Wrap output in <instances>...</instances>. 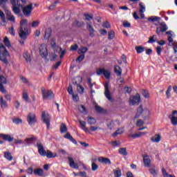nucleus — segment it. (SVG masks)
Returning <instances> with one entry per match:
<instances>
[{
	"mask_svg": "<svg viewBox=\"0 0 177 177\" xmlns=\"http://www.w3.org/2000/svg\"><path fill=\"white\" fill-rule=\"evenodd\" d=\"M57 41V37H53L50 40V44L52 49L54 50V54L51 56L53 60L57 59L59 57V59H62L63 56L66 55V50H63L62 47L57 46L56 41Z\"/></svg>",
	"mask_w": 177,
	"mask_h": 177,
	"instance_id": "obj_1",
	"label": "nucleus"
},
{
	"mask_svg": "<svg viewBox=\"0 0 177 177\" xmlns=\"http://www.w3.org/2000/svg\"><path fill=\"white\" fill-rule=\"evenodd\" d=\"M151 112L149 109L143 106H140L137 109V113L135 115V118H144V120H147L150 117Z\"/></svg>",
	"mask_w": 177,
	"mask_h": 177,
	"instance_id": "obj_2",
	"label": "nucleus"
},
{
	"mask_svg": "<svg viewBox=\"0 0 177 177\" xmlns=\"http://www.w3.org/2000/svg\"><path fill=\"white\" fill-rule=\"evenodd\" d=\"M27 19H21L20 21L19 35L21 39H26L27 35H28V28H27Z\"/></svg>",
	"mask_w": 177,
	"mask_h": 177,
	"instance_id": "obj_3",
	"label": "nucleus"
},
{
	"mask_svg": "<svg viewBox=\"0 0 177 177\" xmlns=\"http://www.w3.org/2000/svg\"><path fill=\"white\" fill-rule=\"evenodd\" d=\"M41 93L44 100H52V99L55 97L53 92H52L50 90H46L45 88H42Z\"/></svg>",
	"mask_w": 177,
	"mask_h": 177,
	"instance_id": "obj_4",
	"label": "nucleus"
},
{
	"mask_svg": "<svg viewBox=\"0 0 177 177\" xmlns=\"http://www.w3.org/2000/svg\"><path fill=\"white\" fill-rule=\"evenodd\" d=\"M96 73L98 75H102V74H103L106 80H110V75H111V71H110V70H106L104 68H100L97 69Z\"/></svg>",
	"mask_w": 177,
	"mask_h": 177,
	"instance_id": "obj_5",
	"label": "nucleus"
},
{
	"mask_svg": "<svg viewBox=\"0 0 177 177\" xmlns=\"http://www.w3.org/2000/svg\"><path fill=\"white\" fill-rule=\"evenodd\" d=\"M138 103H140V95L139 93L129 97V104L130 106H135V104Z\"/></svg>",
	"mask_w": 177,
	"mask_h": 177,
	"instance_id": "obj_6",
	"label": "nucleus"
},
{
	"mask_svg": "<svg viewBox=\"0 0 177 177\" xmlns=\"http://www.w3.org/2000/svg\"><path fill=\"white\" fill-rule=\"evenodd\" d=\"M41 118L44 124H46L47 128L49 129V127H50V115H49V113L43 111L41 113Z\"/></svg>",
	"mask_w": 177,
	"mask_h": 177,
	"instance_id": "obj_7",
	"label": "nucleus"
},
{
	"mask_svg": "<svg viewBox=\"0 0 177 177\" xmlns=\"http://www.w3.org/2000/svg\"><path fill=\"white\" fill-rule=\"evenodd\" d=\"M27 121L30 127L35 125V123L37 122V117L35 116V114L29 113L27 116Z\"/></svg>",
	"mask_w": 177,
	"mask_h": 177,
	"instance_id": "obj_8",
	"label": "nucleus"
},
{
	"mask_svg": "<svg viewBox=\"0 0 177 177\" xmlns=\"http://www.w3.org/2000/svg\"><path fill=\"white\" fill-rule=\"evenodd\" d=\"M167 30H168V26L165 24V22H162L159 24V27L156 28V34L160 35L161 32H165Z\"/></svg>",
	"mask_w": 177,
	"mask_h": 177,
	"instance_id": "obj_9",
	"label": "nucleus"
},
{
	"mask_svg": "<svg viewBox=\"0 0 177 177\" xmlns=\"http://www.w3.org/2000/svg\"><path fill=\"white\" fill-rule=\"evenodd\" d=\"M31 12H32V4L30 3L28 6L24 7L23 13L26 17L31 16Z\"/></svg>",
	"mask_w": 177,
	"mask_h": 177,
	"instance_id": "obj_10",
	"label": "nucleus"
},
{
	"mask_svg": "<svg viewBox=\"0 0 177 177\" xmlns=\"http://www.w3.org/2000/svg\"><path fill=\"white\" fill-rule=\"evenodd\" d=\"M37 147L38 149L39 154H40V156H46V151H45V149H44V145H42V142H41V141H37Z\"/></svg>",
	"mask_w": 177,
	"mask_h": 177,
	"instance_id": "obj_11",
	"label": "nucleus"
},
{
	"mask_svg": "<svg viewBox=\"0 0 177 177\" xmlns=\"http://www.w3.org/2000/svg\"><path fill=\"white\" fill-rule=\"evenodd\" d=\"M39 52L41 57H45L48 55V49L45 44H42L39 47Z\"/></svg>",
	"mask_w": 177,
	"mask_h": 177,
	"instance_id": "obj_12",
	"label": "nucleus"
},
{
	"mask_svg": "<svg viewBox=\"0 0 177 177\" xmlns=\"http://www.w3.org/2000/svg\"><path fill=\"white\" fill-rule=\"evenodd\" d=\"M166 35L168 36L167 41H169V45H172V41H174L172 37H175V33L171 30H169L166 32Z\"/></svg>",
	"mask_w": 177,
	"mask_h": 177,
	"instance_id": "obj_13",
	"label": "nucleus"
},
{
	"mask_svg": "<svg viewBox=\"0 0 177 177\" xmlns=\"http://www.w3.org/2000/svg\"><path fill=\"white\" fill-rule=\"evenodd\" d=\"M68 160L69 161V165L71 168H74L75 169H78V168H80V166H78V164L75 163L73 158L68 157Z\"/></svg>",
	"mask_w": 177,
	"mask_h": 177,
	"instance_id": "obj_14",
	"label": "nucleus"
},
{
	"mask_svg": "<svg viewBox=\"0 0 177 177\" xmlns=\"http://www.w3.org/2000/svg\"><path fill=\"white\" fill-rule=\"evenodd\" d=\"M0 138H1V139H3V140H7V142H13V140H15V138L9 134L1 133Z\"/></svg>",
	"mask_w": 177,
	"mask_h": 177,
	"instance_id": "obj_15",
	"label": "nucleus"
},
{
	"mask_svg": "<svg viewBox=\"0 0 177 177\" xmlns=\"http://www.w3.org/2000/svg\"><path fill=\"white\" fill-rule=\"evenodd\" d=\"M6 15H7V19H8L9 21L15 23L16 19L15 18V15H12V12H10L9 10H6Z\"/></svg>",
	"mask_w": 177,
	"mask_h": 177,
	"instance_id": "obj_16",
	"label": "nucleus"
},
{
	"mask_svg": "<svg viewBox=\"0 0 177 177\" xmlns=\"http://www.w3.org/2000/svg\"><path fill=\"white\" fill-rule=\"evenodd\" d=\"M104 86H105L104 95H105L106 99H108V100H112L111 95L110 93V90L109 89V84L106 83L104 84Z\"/></svg>",
	"mask_w": 177,
	"mask_h": 177,
	"instance_id": "obj_17",
	"label": "nucleus"
},
{
	"mask_svg": "<svg viewBox=\"0 0 177 177\" xmlns=\"http://www.w3.org/2000/svg\"><path fill=\"white\" fill-rule=\"evenodd\" d=\"M171 121L172 125H177V111H174L171 114Z\"/></svg>",
	"mask_w": 177,
	"mask_h": 177,
	"instance_id": "obj_18",
	"label": "nucleus"
},
{
	"mask_svg": "<svg viewBox=\"0 0 177 177\" xmlns=\"http://www.w3.org/2000/svg\"><path fill=\"white\" fill-rule=\"evenodd\" d=\"M79 122L80 124V128L82 129V131H84V132H88L90 133L89 129L86 127V122L79 120Z\"/></svg>",
	"mask_w": 177,
	"mask_h": 177,
	"instance_id": "obj_19",
	"label": "nucleus"
},
{
	"mask_svg": "<svg viewBox=\"0 0 177 177\" xmlns=\"http://www.w3.org/2000/svg\"><path fill=\"white\" fill-rule=\"evenodd\" d=\"M98 161L99 162H102V164H108L109 165L111 164V161L107 158L100 157L98 158Z\"/></svg>",
	"mask_w": 177,
	"mask_h": 177,
	"instance_id": "obj_20",
	"label": "nucleus"
},
{
	"mask_svg": "<svg viewBox=\"0 0 177 177\" xmlns=\"http://www.w3.org/2000/svg\"><path fill=\"white\" fill-rule=\"evenodd\" d=\"M20 8H22L21 5H19V6L17 5V6H12V11L15 15H20V12H21V10L20 9Z\"/></svg>",
	"mask_w": 177,
	"mask_h": 177,
	"instance_id": "obj_21",
	"label": "nucleus"
},
{
	"mask_svg": "<svg viewBox=\"0 0 177 177\" xmlns=\"http://www.w3.org/2000/svg\"><path fill=\"white\" fill-rule=\"evenodd\" d=\"M143 161L145 167H150L151 160H150V157H149V156H144Z\"/></svg>",
	"mask_w": 177,
	"mask_h": 177,
	"instance_id": "obj_22",
	"label": "nucleus"
},
{
	"mask_svg": "<svg viewBox=\"0 0 177 177\" xmlns=\"http://www.w3.org/2000/svg\"><path fill=\"white\" fill-rule=\"evenodd\" d=\"M151 140L155 143H158L161 140V136L160 134H156L151 138Z\"/></svg>",
	"mask_w": 177,
	"mask_h": 177,
	"instance_id": "obj_23",
	"label": "nucleus"
},
{
	"mask_svg": "<svg viewBox=\"0 0 177 177\" xmlns=\"http://www.w3.org/2000/svg\"><path fill=\"white\" fill-rule=\"evenodd\" d=\"M117 125H118V121L117 120H111L109 123L107 124V127L109 129H113V128H114V127H117Z\"/></svg>",
	"mask_w": 177,
	"mask_h": 177,
	"instance_id": "obj_24",
	"label": "nucleus"
},
{
	"mask_svg": "<svg viewBox=\"0 0 177 177\" xmlns=\"http://www.w3.org/2000/svg\"><path fill=\"white\" fill-rule=\"evenodd\" d=\"M129 138H131L132 139H137V138H140V134L138 132H130L128 135Z\"/></svg>",
	"mask_w": 177,
	"mask_h": 177,
	"instance_id": "obj_25",
	"label": "nucleus"
},
{
	"mask_svg": "<svg viewBox=\"0 0 177 177\" xmlns=\"http://www.w3.org/2000/svg\"><path fill=\"white\" fill-rule=\"evenodd\" d=\"M35 140H37V138H35V136H31L30 137L25 140V142L26 143V145H31V143L35 142Z\"/></svg>",
	"mask_w": 177,
	"mask_h": 177,
	"instance_id": "obj_26",
	"label": "nucleus"
},
{
	"mask_svg": "<svg viewBox=\"0 0 177 177\" xmlns=\"http://www.w3.org/2000/svg\"><path fill=\"white\" fill-rule=\"evenodd\" d=\"M64 138H65L66 139H68L69 140H71V142H72V143H75V145L77 144V140H75V139H74L73 136H71V134H70V133H66V135L64 136Z\"/></svg>",
	"mask_w": 177,
	"mask_h": 177,
	"instance_id": "obj_27",
	"label": "nucleus"
},
{
	"mask_svg": "<svg viewBox=\"0 0 177 177\" xmlns=\"http://www.w3.org/2000/svg\"><path fill=\"white\" fill-rule=\"evenodd\" d=\"M3 52L4 56H9V52L5 48V46L2 44H0V53Z\"/></svg>",
	"mask_w": 177,
	"mask_h": 177,
	"instance_id": "obj_28",
	"label": "nucleus"
},
{
	"mask_svg": "<svg viewBox=\"0 0 177 177\" xmlns=\"http://www.w3.org/2000/svg\"><path fill=\"white\" fill-rule=\"evenodd\" d=\"M35 175L37 176H44V169L39 168L34 170Z\"/></svg>",
	"mask_w": 177,
	"mask_h": 177,
	"instance_id": "obj_29",
	"label": "nucleus"
},
{
	"mask_svg": "<svg viewBox=\"0 0 177 177\" xmlns=\"http://www.w3.org/2000/svg\"><path fill=\"white\" fill-rule=\"evenodd\" d=\"M114 71H115L116 75H118V77H120V75H121V74H122V69L121 68V67H120L118 66H115Z\"/></svg>",
	"mask_w": 177,
	"mask_h": 177,
	"instance_id": "obj_30",
	"label": "nucleus"
},
{
	"mask_svg": "<svg viewBox=\"0 0 177 177\" xmlns=\"http://www.w3.org/2000/svg\"><path fill=\"white\" fill-rule=\"evenodd\" d=\"M88 49L87 47L82 46L80 48H79L77 53L79 55H85V53L88 52Z\"/></svg>",
	"mask_w": 177,
	"mask_h": 177,
	"instance_id": "obj_31",
	"label": "nucleus"
},
{
	"mask_svg": "<svg viewBox=\"0 0 177 177\" xmlns=\"http://www.w3.org/2000/svg\"><path fill=\"white\" fill-rule=\"evenodd\" d=\"M113 174L115 177H121L122 173L121 172V169L120 168H116L113 170Z\"/></svg>",
	"mask_w": 177,
	"mask_h": 177,
	"instance_id": "obj_32",
	"label": "nucleus"
},
{
	"mask_svg": "<svg viewBox=\"0 0 177 177\" xmlns=\"http://www.w3.org/2000/svg\"><path fill=\"white\" fill-rule=\"evenodd\" d=\"M46 156L47 158H55V157H57V153H53L50 151H47Z\"/></svg>",
	"mask_w": 177,
	"mask_h": 177,
	"instance_id": "obj_33",
	"label": "nucleus"
},
{
	"mask_svg": "<svg viewBox=\"0 0 177 177\" xmlns=\"http://www.w3.org/2000/svg\"><path fill=\"white\" fill-rule=\"evenodd\" d=\"M0 104L2 109H6L8 107V103L3 100V97H0Z\"/></svg>",
	"mask_w": 177,
	"mask_h": 177,
	"instance_id": "obj_34",
	"label": "nucleus"
},
{
	"mask_svg": "<svg viewBox=\"0 0 177 177\" xmlns=\"http://www.w3.org/2000/svg\"><path fill=\"white\" fill-rule=\"evenodd\" d=\"M87 122L90 124V125H95V124H96V120L92 117H88Z\"/></svg>",
	"mask_w": 177,
	"mask_h": 177,
	"instance_id": "obj_35",
	"label": "nucleus"
},
{
	"mask_svg": "<svg viewBox=\"0 0 177 177\" xmlns=\"http://www.w3.org/2000/svg\"><path fill=\"white\" fill-rule=\"evenodd\" d=\"M0 17L1 19V21L4 24L3 26H6V17H5V14L1 10H0Z\"/></svg>",
	"mask_w": 177,
	"mask_h": 177,
	"instance_id": "obj_36",
	"label": "nucleus"
},
{
	"mask_svg": "<svg viewBox=\"0 0 177 177\" xmlns=\"http://www.w3.org/2000/svg\"><path fill=\"white\" fill-rule=\"evenodd\" d=\"M3 43L7 46V48L12 47V44H10V41L9 40V38H8V37H6L4 38Z\"/></svg>",
	"mask_w": 177,
	"mask_h": 177,
	"instance_id": "obj_37",
	"label": "nucleus"
},
{
	"mask_svg": "<svg viewBox=\"0 0 177 177\" xmlns=\"http://www.w3.org/2000/svg\"><path fill=\"white\" fill-rule=\"evenodd\" d=\"M67 131V126H66V124H64V123H62L60 125V132L61 133H65V132Z\"/></svg>",
	"mask_w": 177,
	"mask_h": 177,
	"instance_id": "obj_38",
	"label": "nucleus"
},
{
	"mask_svg": "<svg viewBox=\"0 0 177 177\" xmlns=\"http://www.w3.org/2000/svg\"><path fill=\"white\" fill-rule=\"evenodd\" d=\"M118 151L122 156H127L128 154V153H127V148H120Z\"/></svg>",
	"mask_w": 177,
	"mask_h": 177,
	"instance_id": "obj_39",
	"label": "nucleus"
},
{
	"mask_svg": "<svg viewBox=\"0 0 177 177\" xmlns=\"http://www.w3.org/2000/svg\"><path fill=\"white\" fill-rule=\"evenodd\" d=\"M136 50L137 53H143L145 52V47L143 46H136Z\"/></svg>",
	"mask_w": 177,
	"mask_h": 177,
	"instance_id": "obj_40",
	"label": "nucleus"
},
{
	"mask_svg": "<svg viewBox=\"0 0 177 177\" xmlns=\"http://www.w3.org/2000/svg\"><path fill=\"white\" fill-rule=\"evenodd\" d=\"M12 122L14 124H16L17 125H19V124L23 123V120L21 119H20L19 118H15L12 119Z\"/></svg>",
	"mask_w": 177,
	"mask_h": 177,
	"instance_id": "obj_41",
	"label": "nucleus"
},
{
	"mask_svg": "<svg viewBox=\"0 0 177 177\" xmlns=\"http://www.w3.org/2000/svg\"><path fill=\"white\" fill-rule=\"evenodd\" d=\"M24 57L26 59V62H31V56L28 52L24 53Z\"/></svg>",
	"mask_w": 177,
	"mask_h": 177,
	"instance_id": "obj_42",
	"label": "nucleus"
},
{
	"mask_svg": "<svg viewBox=\"0 0 177 177\" xmlns=\"http://www.w3.org/2000/svg\"><path fill=\"white\" fill-rule=\"evenodd\" d=\"M115 37V32L113 30H110L108 33V39H113Z\"/></svg>",
	"mask_w": 177,
	"mask_h": 177,
	"instance_id": "obj_43",
	"label": "nucleus"
},
{
	"mask_svg": "<svg viewBox=\"0 0 177 177\" xmlns=\"http://www.w3.org/2000/svg\"><path fill=\"white\" fill-rule=\"evenodd\" d=\"M87 29L88 30V31L90 32V35L91 37H93V32H95V30H93V28L92 27V26L91 24H88L87 26Z\"/></svg>",
	"mask_w": 177,
	"mask_h": 177,
	"instance_id": "obj_44",
	"label": "nucleus"
},
{
	"mask_svg": "<svg viewBox=\"0 0 177 177\" xmlns=\"http://www.w3.org/2000/svg\"><path fill=\"white\" fill-rule=\"evenodd\" d=\"M121 133H124V128L118 129L113 133V136H117V135H121Z\"/></svg>",
	"mask_w": 177,
	"mask_h": 177,
	"instance_id": "obj_45",
	"label": "nucleus"
},
{
	"mask_svg": "<svg viewBox=\"0 0 177 177\" xmlns=\"http://www.w3.org/2000/svg\"><path fill=\"white\" fill-rule=\"evenodd\" d=\"M78 110L80 113H84V114H86V109H85V106H84V105H80L78 106Z\"/></svg>",
	"mask_w": 177,
	"mask_h": 177,
	"instance_id": "obj_46",
	"label": "nucleus"
},
{
	"mask_svg": "<svg viewBox=\"0 0 177 177\" xmlns=\"http://www.w3.org/2000/svg\"><path fill=\"white\" fill-rule=\"evenodd\" d=\"M77 91L79 93L82 94L84 93L85 88H84V87L81 85H77Z\"/></svg>",
	"mask_w": 177,
	"mask_h": 177,
	"instance_id": "obj_47",
	"label": "nucleus"
},
{
	"mask_svg": "<svg viewBox=\"0 0 177 177\" xmlns=\"http://www.w3.org/2000/svg\"><path fill=\"white\" fill-rule=\"evenodd\" d=\"M169 46H173V49L175 53H177V43L176 41H172L171 44H169Z\"/></svg>",
	"mask_w": 177,
	"mask_h": 177,
	"instance_id": "obj_48",
	"label": "nucleus"
},
{
	"mask_svg": "<svg viewBox=\"0 0 177 177\" xmlns=\"http://www.w3.org/2000/svg\"><path fill=\"white\" fill-rule=\"evenodd\" d=\"M4 157L7 159L9 160V161H12V160L13 159V158L12 157V155L10 154V153L8 152H6L4 153Z\"/></svg>",
	"mask_w": 177,
	"mask_h": 177,
	"instance_id": "obj_49",
	"label": "nucleus"
},
{
	"mask_svg": "<svg viewBox=\"0 0 177 177\" xmlns=\"http://www.w3.org/2000/svg\"><path fill=\"white\" fill-rule=\"evenodd\" d=\"M142 93L144 97H146L147 99L150 97V93H149V91L146 90H142Z\"/></svg>",
	"mask_w": 177,
	"mask_h": 177,
	"instance_id": "obj_50",
	"label": "nucleus"
},
{
	"mask_svg": "<svg viewBox=\"0 0 177 177\" xmlns=\"http://www.w3.org/2000/svg\"><path fill=\"white\" fill-rule=\"evenodd\" d=\"M85 59V55L82 54L80 55L76 59V62L77 63H81V62H82V60H84Z\"/></svg>",
	"mask_w": 177,
	"mask_h": 177,
	"instance_id": "obj_51",
	"label": "nucleus"
},
{
	"mask_svg": "<svg viewBox=\"0 0 177 177\" xmlns=\"http://www.w3.org/2000/svg\"><path fill=\"white\" fill-rule=\"evenodd\" d=\"M91 169L92 171H97L99 169V165H96L95 162H92L91 164Z\"/></svg>",
	"mask_w": 177,
	"mask_h": 177,
	"instance_id": "obj_52",
	"label": "nucleus"
},
{
	"mask_svg": "<svg viewBox=\"0 0 177 177\" xmlns=\"http://www.w3.org/2000/svg\"><path fill=\"white\" fill-rule=\"evenodd\" d=\"M149 172L151 174L153 175V176H157L158 175V170L155 169L154 168H151L149 169Z\"/></svg>",
	"mask_w": 177,
	"mask_h": 177,
	"instance_id": "obj_53",
	"label": "nucleus"
},
{
	"mask_svg": "<svg viewBox=\"0 0 177 177\" xmlns=\"http://www.w3.org/2000/svg\"><path fill=\"white\" fill-rule=\"evenodd\" d=\"M102 27H104V28H110L111 27V24H110V22L106 21L102 24Z\"/></svg>",
	"mask_w": 177,
	"mask_h": 177,
	"instance_id": "obj_54",
	"label": "nucleus"
},
{
	"mask_svg": "<svg viewBox=\"0 0 177 177\" xmlns=\"http://www.w3.org/2000/svg\"><path fill=\"white\" fill-rule=\"evenodd\" d=\"M0 82L1 84H8V81L6 80V77L3 75L0 76Z\"/></svg>",
	"mask_w": 177,
	"mask_h": 177,
	"instance_id": "obj_55",
	"label": "nucleus"
},
{
	"mask_svg": "<svg viewBox=\"0 0 177 177\" xmlns=\"http://www.w3.org/2000/svg\"><path fill=\"white\" fill-rule=\"evenodd\" d=\"M111 144L113 147H117L121 145V142H120V141H113Z\"/></svg>",
	"mask_w": 177,
	"mask_h": 177,
	"instance_id": "obj_56",
	"label": "nucleus"
},
{
	"mask_svg": "<svg viewBox=\"0 0 177 177\" xmlns=\"http://www.w3.org/2000/svg\"><path fill=\"white\" fill-rule=\"evenodd\" d=\"M171 91H172V86H169L166 91V95L168 99H169Z\"/></svg>",
	"mask_w": 177,
	"mask_h": 177,
	"instance_id": "obj_57",
	"label": "nucleus"
},
{
	"mask_svg": "<svg viewBox=\"0 0 177 177\" xmlns=\"http://www.w3.org/2000/svg\"><path fill=\"white\" fill-rule=\"evenodd\" d=\"M140 13H145V12L146 11V8L143 6V4L140 3Z\"/></svg>",
	"mask_w": 177,
	"mask_h": 177,
	"instance_id": "obj_58",
	"label": "nucleus"
},
{
	"mask_svg": "<svg viewBox=\"0 0 177 177\" xmlns=\"http://www.w3.org/2000/svg\"><path fill=\"white\" fill-rule=\"evenodd\" d=\"M9 32L11 35H12V37L16 35V32L15 31V28L13 27L9 28Z\"/></svg>",
	"mask_w": 177,
	"mask_h": 177,
	"instance_id": "obj_59",
	"label": "nucleus"
},
{
	"mask_svg": "<svg viewBox=\"0 0 177 177\" xmlns=\"http://www.w3.org/2000/svg\"><path fill=\"white\" fill-rule=\"evenodd\" d=\"M39 26V21H33L32 22V27L35 28L36 27H38Z\"/></svg>",
	"mask_w": 177,
	"mask_h": 177,
	"instance_id": "obj_60",
	"label": "nucleus"
},
{
	"mask_svg": "<svg viewBox=\"0 0 177 177\" xmlns=\"http://www.w3.org/2000/svg\"><path fill=\"white\" fill-rule=\"evenodd\" d=\"M68 92L69 95H74V91H73V86L70 85L68 87Z\"/></svg>",
	"mask_w": 177,
	"mask_h": 177,
	"instance_id": "obj_61",
	"label": "nucleus"
},
{
	"mask_svg": "<svg viewBox=\"0 0 177 177\" xmlns=\"http://www.w3.org/2000/svg\"><path fill=\"white\" fill-rule=\"evenodd\" d=\"M44 37L46 38V39H49V38H50V30L46 31Z\"/></svg>",
	"mask_w": 177,
	"mask_h": 177,
	"instance_id": "obj_62",
	"label": "nucleus"
},
{
	"mask_svg": "<svg viewBox=\"0 0 177 177\" xmlns=\"http://www.w3.org/2000/svg\"><path fill=\"white\" fill-rule=\"evenodd\" d=\"M145 124V121L142 120H138L137 121L136 125L137 127H142V125Z\"/></svg>",
	"mask_w": 177,
	"mask_h": 177,
	"instance_id": "obj_63",
	"label": "nucleus"
},
{
	"mask_svg": "<svg viewBox=\"0 0 177 177\" xmlns=\"http://www.w3.org/2000/svg\"><path fill=\"white\" fill-rule=\"evenodd\" d=\"M23 99H24V100L26 102H28L29 98H28V94H27V93H23Z\"/></svg>",
	"mask_w": 177,
	"mask_h": 177,
	"instance_id": "obj_64",
	"label": "nucleus"
}]
</instances>
